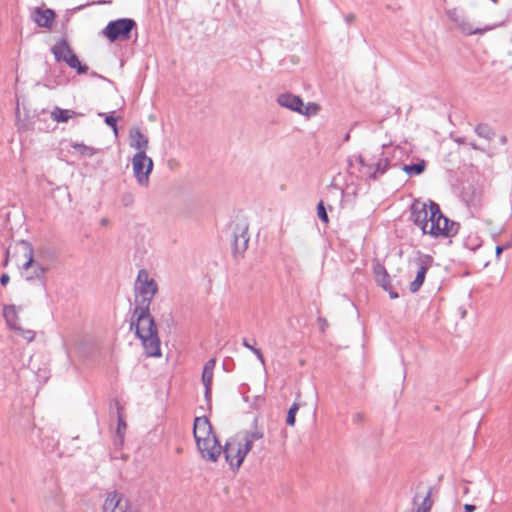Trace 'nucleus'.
<instances>
[{
    "instance_id": "nucleus-1",
    "label": "nucleus",
    "mask_w": 512,
    "mask_h": 512,
    "mask_svg": "<svg viewBox=\"0 0 512 512\" xmlns=\"http://www.w3.org/2000/svg\"><path fill=\"white\" fill-rule=\"evenodd\" d=\"M157 291L156 281L150 278L146 269H140L135 282V293L141 299L136 301L132 317H137V321H140L151 316L150 305Z\"/></svg>"
},
{
    "instance_id": "nucleus-2",
    "label": "nucleus",
    "mask_w": 512,
    "mask_h": 512,
    "mask_svg": "<svg viewBox=\"0 0 512 512\" xmlns=\"http://www.w3.org/2000/svg\"><path fill=\"white\" fill-rule=\"evenodd\" d=\"M130 330H135L137 338H139L148 357H160V338L154 318H147L137 321V317H132L130 322Z\"/></svg>"
},
{
    "instance_id": "nucleus-3",
    "label": "nucleus",
    "mask_w": 512,
    "mask_h": 512,
    "mask_svg": "<svg viewBox=\"0 0 512 512\" xmlns=\"http://www.w3.org/2000/svg\"><path fill=\"white\" fill-rule=\"evenodd\" d=\"M459 224L443 215L439 204L429 200V223L426 234L434 237H451L457 234Z\"/></svg>"
},
{
    "instance_id": "nucleus-4",
    "label": "nucleus",
    "mask_w": 512,
    "mask_h": 512,
    "mask_svg": "<svg viewBox=\"0 0 512 512\" xmlns=\"http://www.w3.org/2000/svg\"><path fill=\"white\" fill-rule=\"evenodd\" d=\"M133 30H137V23L132 18H119L108 22L102 34L110 41H126L131 38Z\"/></svg>"
},
{
    "instance_id": "nucleus-5",
    "label": "nucleus",
    "mask_w": 512,
    "mask_h": 512,
    "mask_svg": "<svg viewBox=\"0 0 512 512\" xmlns=\"http://www.w3.org/2000/svg\"><path fill=\"white\" fill-rule=\"evenodd\" d=\"M51 52L57 62H65L71 69H75L78 74H85L88 72L89 67L80 62L78 56L73 52L66 39H59L51 48Z\"/></svg>"
},
{
    "instance_id": "nucleus-6",
    "label": "nucleus",
    "mask_w": 512,
    "mask_h": 512,
    "mask_svg": "<svg viewBox=\"0 0 512 512\" xmlns=\"http://www.w3.org/2000/svg\"><path fill=\"white\" fill-rule=\"evenodd\" d=\"M446 15L451 22L454 23L456 29L465 36L482 35L495 28L494 25H485L483 27H475L469 17L463 10L452 8L446 10Z\"/></svg>"
},
{
    "instance_id": "nucleus-7",
    "label": "nucleus",
    "mask_w": 512,
    "mask_h": 512,
    "mask_svg": "<svg viewBox=\"0 0 512 512\" xmlns=\"http://www.w3.org/2000/svg\"><path fill=\"white\" fill-rule=\"evenodd\" d=\"M356 160L358 164L361 166L362 174L368 179L376 181L382 175H384L389 167H390V159L385 157L383 153H381L378 159L375 158H366L362 155H357Z\"/></svg>"
},
{
    "instance_id": "nucleus-8",
    "label": "nucleus",
    "mask_w": 512,
    "mask_h": 512,
    "mask_svg": "<svg viewBox=\"0 0 512 512\" xmlns=\"http://www.w3.org/2000/svg\"><path fill=\"white\" fill-rule=\"evenodd\" d=\"M222 452L230 468L236 471L239 470L246 455L249 453L240 441L239 436L236 435L226 441L224 447H222Z\"/></svg>"
},
{
    "instance_id": "nucleus-9",
    "label": "nucleus",
    "mask_w": 512,
    "mask_h": 512,
    "mask_svg": "<svg viewBox=\"0 0 512 512\" xmlns=\"http://www.w3.org/2000/svg\"><path fill=\"white\" fill-rule=\"evenodd\" d=\"M133 174L140 186L149 185V175L153 170V161L146 152H136L132 158Z\"/></svg>"
},
{
    "instance_id": "nucleus-10",
    "label": "nucleus",
    "mask_w": 512,
    "mask_h": 512,
    "mask_svg": "<svg viewBox=\"0 0 512 512\" xmlns=\"http://www.w3.org/2000/svg\"><path fill=\"white\" fill-rule=\"evenodd\" d=\"M433 258L427 254H420L415 260L414 264L417 267L415 279L410 283L409 289L412 293H416L422 287L427 271L431 267Z\"/></svg>"
},
{
    "instance_id": "nucleus-11",
    "label": "nucleus",
    "mask_w": 512,
    "mask_h": 512,
    "mask_svg": "<svg viewBox=\"0 0 512 512\" xmlns=\"http://www.w3.org/2000/svg\"><path fill=\"white\" fill-rule=\"evenodd\" d=\"M197 448L207 461L215 462L222 453V446L216 436L205 438L196 442Z\"/></svg>"
},
{
    "instance_id": "nucleus-12",
    "label": "nucleus",
    "mask_w": 512,
    "mask_h": 512,
    "mask_svg": "<svg viewBox=\"0 0 512 512\" xmlns=\"http://www.w3.org/2000/svg\"><path fill=\"white\" fill-rule=\"evenodd\" d=\"M410 210L411 220L422 230L423 234H426L429 223V202L426 203L420 200H415L412 203Z\"/></svg>"
},
{
    "instance_id": "nucleus-13",
    "label": "nucleus",
    "mask_w": 512,
    "mask_h": 512,
    "mask_svg": "<svg viewBox=\"0 0 512 512\" xmlns=\"http://www.w3.org/2000/svg\"><path fill=\"white\" fill-rule=\"evenodd\" d=\"M103 512H131V505L123 494L113 491L104 501Z\"/></svg>"
},
{
    "instance_id": "nucleus-14",
    "label": "nucleus",
    "mask_w": 512,
    "mask_h": 512,
    "mask_svg": "<svg viewBox=\"0 0 512 512\" xmlns=\"http://www.w3.org/2000/svg\"><path fill=\"white\" fill-rule=\"evenodd\" d=\"M373 273L377 284L389 293L391 299H397L399 297V294L393 290L391 285V277L388 274L384 265H382L379 262H376L373 265Z\"/></svg>"
},
{
    "instance_id": "nucleus-15",
    "label": "nucleus",
    "mask_w": 512,
    "mask_h": 512,
    "mask_svg": "<svg viewBox=\"0 0 512 512\" xmlns=\"http://www.w3.org/2000/svg\"><path fill=\"white\" fill-rule=\"evenodd\" d=\"M193 435L195 441L205 440V438L216 436L213 433L212 425L207 417H196L194 419Z\"/></svg>"
},
{
    "instance_id": "nucleus-16",
    "label": "nucleus",
    "mask_w": 512,
    "mask_h": 512,
    "mask_svg": "<svg viewBox=\"0 0 512 512\" xmlns=\"http://www.w3.org/2000/svg\"><path fill=\"white\" fill-rule=\"evenodd\" d=\"M56 14L52 9L36 7L32 14V20L41 28L50 29L55 21Z\"/></svg>"
},
{
    "instance_id": "nucleus-17",
    "label": "nucleus",
    "mask_w": 512,
    "mask_h": 512,
    "mask_svg": "<svg viewBox=\"0 0 512 512\" xmlns=\"http://www.w3.org/2000/svg\"><path fill=\"white\" fill-rule=\"evenodd\" d=\"M276 102L281 107L289 109L291 111L300 113L302 112V99L292 93L286 92L277 96Z\"/></svg>"
},
{
    "instance_id": "nucleus-18",
    "label": "nucleus",
    "mask_w": 512,
    "mask_h": 512,
    "mask_svg": "<svg viewBox=\"0 0 512 512\" xmlns=\"http://www.w3.org/2000/svg\"><path fill=\"white\" fill-rule=\"evenodd\" d=\"M130 146L138 150L137 152H146L148 148V137L144 135L139 128H132L129 132Z\"/></svg>"
},
{
    "instance_id": "nucleus-19",
    "label": "nucleus",
    "mask_w": 512,
    "mask_h": 512,
    "mask_svg": "<svg viewBox=\"0 0 512 512\" xmlns=\"http://www.w3.org/2000/svg\"><path fill=\"white\" fill-rule=\"evenodd\" d=\"M14 249L16 251L22 252L24 257L26 258V261L23 263L22 268L24 270H27L29 267H31L32 264L34 263L32 245L28 241L20 240L15 244Z\"/></svg>"
},
{
    "instance_id": "nucleus-20",
    "label": "nucleus",
    "mask_w": 512,
    "mask_h": 512,
    "mask_svg": "<svg viewBox=\"0 0 512 512\" xmlns=\"http://www.w3.org/2000/svg\"><path fill=\"white\" fill-rule=\"evenodd\" d=\"M236 436H239L240 441L243 443L245 449H247L249 452L253 447V443L257 440H260L263 438L264 433L263 431L259 429H255L252 431H244L240 434H237Z\"/></svg>"
},
{
    "instance_id": "nucleus-21",
    "label": "nucleus",
    "mask_w": 512,
    "mask_h": 512,
    "mask_svg": "<svg viewBox=\"0 0 512 512\" xmlns=\"http://www.w3.org/2000/svg\"><path fill=\"white\" fill-rule=\"evenodd\" d=\"M114 404L116 407L117 420H118L116 436L118 438L119 443H117V444L122 445L124 442V434H125V430L127 427L125 419H124V415H123L124 408L118 400H115Z\"/></svg>"
},
{
    "instance_id": "nucleus-22",
    "label": "nucleus",
    "mask_w": 512,
    "mask_h": 512,
    "mask_svg": "<svg viewBox=\"0 0 512 512\" xmlns=\"http://www.w3.org/2000/svg\"><path fill=\"white\" fill-rule=\"evenodd\" d=\"M249 237L247 236V226L240 229V234L233 235V249L235 253H242L248 247Z\"/></svg>"
},
{
    "instance_id": "nucleus-23",
    "label": "nucleus",
    "mask_w": 512,
    "mask_h": 512,
    "mask_svg": "<svg viewBox=\"0 0 512 512\" xmlns=\"http://www.w3.org/2000/svg\"><path fill=\"white\" fill-rule=\"evenodd\" d=\"M3 316L11 329H20L18 325L19 317L15 305H5L3 307Z\"/></svg>"
},
{
    "instance_id": "nucleus-24",
    "label": "nucleus",
    "mask_w": 512,
    "mask_h": 512,
    "mask_svg": "<svg viewBox=\"0 0 512 512\" xmlns=\"http://www.w3.org/2000/svg\"><path fill=\"white\" fill-rule=\"evenodd\" d=\"M82 113L75 112L69 109H61L59 107H55L51 113V117L54 121L58 123L67 122L69 119L75 116H82Z\"/></svg>"
},
{
    "instance_id": "nucleus-25",
    "label": "nucleus",
    "mask_w": 512,
    "mask_h": 512,
    "mask_svg": "<svg viewBox=\"0 0 512 512\" xmlns=\"http://www.w3.org/2000/svg\"><path fill=\"white\" fill-rule=\"evenodd\" d=\"M425 168L426 162L424 160H420L417 163L413 164H404L402 166V170L409 176H418L425 171Z\"/></svg>"
},
{
    "instance_id": "nucleus-26",
    "label": "nucleus",
    "mask_w": 512,
    "mask_h": 512,
    "mask_svg": "<svg viewBox=\"0 0 512 512\" xmlns=\"http://www.w3.org/2000/svg\"><path fill=\"white\" fill-rule=\"evenodd\" d=\"M474 131L479 137L484 138L488 141H491L495 136L494 130L491 128L490 125L486 123L478 124L475 127Z\"/></svg>"
},
{
    "instance_id": "nucleus-27",
    "label": "nucleus",
    "mask_w": 512,
    "mask_h": 512,
    "mask_svg": "<svg viewBox=\"0 0 512 512\" xmlns=\"http://www.w3.org/2000/svg\"><path fill=\"white\" fill-rule=\"evenodd\" d=\"M301 110H302V112H300L299 114L305 115V116H312V115H316L318 113V111L320 110V107L316 103L309 102L307 105H304V103L302 102Z\"/></svg>"
},
{
    "instance_id": "nucleus-28",
    "label": "nucleus",
    "mask_w": 512,
    "mask_h": 512,
    "mask_svg": "<svg viewBox=\"0 0 512 512\" xmlns=\"http://www.w3.org/2000/svg\"><path fill=\"white\" fill-rule=\"evenodd\" d=\"M72 147L82 155L93 156L96 153V150L93 147L86 146L82 143H74L72 144Z\"/></svg>"
},
{
    "instance_id": "nucleus-29",
    "label": "nucleus",
    "mask_w": 512,
    "mask_h": 512,
    "mask_svg": "<svg viewBox=\"0 0 512 512\" xmlns=\"http://www.w3.org/2000/svg\"><path fill=\"white\" fill-rule=\"evenodd\" d=\"M299 410V405L297 403H293L292 406L288 410L286 423L289 426H294L296 421V413Z\"/></svg>"
},
{
    "instance_id": "nucleus-30",
    "label": "nucleus",
    "mask_w": 512,
    "mask_h": 512,
    "mask_svg": "<svg viewBox=\"0 0 512 512\" xmlns=\"http://www.w3.org/2000/svg\"><path fill=\"white\" fill-rule=\"evenodd\" d=\"M135 201L134 194L130 191L124 192L120 197V203L123 207H132Z\"/></svg>"
},
{
    "instance_id": "nucleus-31",
    "label": "nucleus",
    "mask_w": 512,
    "mask_h": 512,
    "mask_svg": "<svg viewBox=\"0 0 512 512\" xmlns=\"http://www.w3.org/2000/svg\"><path fill=\"white\" fill-rule=\"evenodd\" d=\"M317 215L323 223H325V224L329 223V217H328V214H327V211H326L323 201H320L317 205Z\"/></svg>"
},
{
    "instance_id": "nucleus-32",
    "label": "nucleus",
    "mask_w": 512,
    "mask_h": 512,
    "mask_svg": "<svg viewBox=\"0 0 512 512\" xmlns=\"http://www.w3.org/2000/svg\"><path fill=\"white\" fill-rule=\"evenodd\" d=\"M105 123L111 127L114 131V133L117 135L118 133V128H117V117L113 116V115H107L105 117Z\"/></svg>"
},
{
    "instance_id": "nucleus-33",
    "label": "nucleus",
    "mask_w": 512,
    "mask_h": 512,
    "mask_svg": "<svg viewBox=\"0 0 512 512\" xmlns=\"http://www.w3.org/2000/svg\"><path fill=\"white\" fill-rule=\"evenodd\" d=\"M15 330L18 331L20 333V335L29 342L34 340V338H35V332L33 330H29V329L25 330V329H22L21 327H20V329H15Z\"/></svg>"
},
{
    "instance_id": "nucleus-34",
    "label": "nucleus",
    "mask_w": 512,
    "mask_h": 512,
    "mask_svg": "<svg viewBox=\"0 0 512 512\" xmlns=\"http://www.w3.org/2000/svg\"><path fill=\"white\" fill-rule=\"evenodd\" d=\"M212 380H213V372L203 370L202 372V382L204 386H212Z\"/></svg>"
},
{
    "instance_id": "nucleus-35",
    "label": "nucleus",
    "mask_w": 512,
    "mask_h": 512,
    "mask_svg": "<svg viewBox=\"0 0 512 512\" xmlns=\"http://www.w3.org/2000/svg\"><path fill=\"white\" fill-rule=\"evenodd\" d=\"M44 274H45V268L38 265L37 268L35 269V276H27V280H32L34 278L42 279L44 277Z\"/></svg>"
},
{
    "instance_id": "nucleus-36",
    "label": "nucleus",
    "mask_w": 512,
    "mask_h": 512,
    "mask_svg": "<svg viewBox=\"0 0 512 512\" xmlns=\"http://www.w3.org/2000/svg\"><path fill=\"white\" fill-rule=\"evenodd\" d=\"M215 365H216V360H215L214 358L209 359V360L205 363L203 370L213 372V371H214V368H215Z\"/></svg>"
},
{
    "instance_id": "nucleus-37",
    "label": "nucleus",
    "mask_w": 512,
    "mask_h": 512,
    "mask_svg": "<svg viewBox=\"0 0 512 512\" xmlns=\"http://www.w3.org/2000/svg\"><path fill=\"white\" fill-rule=\"evenodd\" d=\"M364 420V414L362 412H357L355 414H353L352 416V422L354 424H360L362 423V421Z\"/></svg>"
},
{
    "instance_id": "nucleus-38",
    "label": "nucleus",
    "mask_w": 512,
    "mask_h": 512,
    "mask_svg": "<svg viewBox=\"0 0 512 512\" xmlns=\"http://www.w3.org/2000/svg\"><path fill=\"white\" fill-rule=\"evenodd\" d=\"M253 354L257 357V359L261 362V364L265 365V359L260 349H253Z\"/></svg>"
},
{
    "instance_id": "nucleus-39",
    "label": "nucleus",
    "mask_w": 512,
    "mask_h": 512,
    "mask_svg": "<svg viewBox=\"0 0 512 512\" xmlns=\"http://www.w3.org/2000/svg\"><path fill=\"white\" fill-rule=\"evenodd\" d=\"M344 19H345V22H346L348 25H350V24H352V23L355 21L356 16H355V14H353V13H349V14H347V15L345 16V18H344Z\"/></svg>"
},
{
    "instance_id": "nucleus-40",
    "label": "nucleus",
    "mask_w": 512,
    "mask_h": 512,
    "mask_svg": "<svg viewBox=\"0 0 512 512\" xmlns=\"http://www.w3.org/2000/svg\"><path fill=\"white\" fill-rule=\"evenodd\" d=\"M9 280H10L9 275L7 273H4L0 277V284L5 286L6 284H8Z\"/></svg>"
},
{
    "instance_id": "nucleus-41",
    "label": "nucleus",
    "mask_w": 512,
    "mask_h": 512,
    "mask_svg": "<svg viewBox=\"0 0 512 512\" xmlns=\"http://www.w3.org/2000/svg\"><path fill=\"white\" fill-rule=\"evenodd\" d=\"M242 344L245 348L249 349L253 353V349H256L254 345H251L246 338H243Z\"/></svg>"
},
{
    "instance_id": "nucleus-42",
    "label": "nucleus",
    "mask_w": 512,
    "mask_h": 512,
    "mask_svg": "<svg viewBox=\"0 0 512 512\" xmlns=\"http://www.w3.org/2000/svg\"><path fill=\"white\" fill-rule=\"evenodd\" d=\"M506 247L505 246H502V245H497L496 248H495V254H496V258L499 259L500 258V255L502 254V252L504 251Z\"/></svg>"
},
{
    "instance_id": "nucleus-43",
    "label": "nucleus",
    "mask_w": 512,
    "mask_h": 512,
    "mask_svg": "<svg viewBox=\"0 0 512 512\" xmlns=\"http://www.w3.org/2000/svg\"><path fill=\"white\" fill-rule=\"evenodd\" d=\"M205 387V398L208 402L211 400V386H204Z\"/></svg>"
},
{
    "instance_id": "nucleus-44",
    "label": "nucleus",
    "mask_w": 512,
    "mask_h": 512,
    "mask_svg": "<svg viewBox=\"0 0 512 512\" xmlns=\"http://www.w3.org/2000/svg\"><path fill=\"white\" fill-rule=\"evenodd\" d=\"M475 509H476V506L473 504H465L464 505L465 512H474Z\"/></svg>"
},
{
    "instance_id": "nucleus-45",
    "label": "nucleus",
    "mask_w": 512,
    "mask_h": 512,
    "mask_svg": "<svg viewBox=\"0 0 512 512\" xmlns=\"http://www.w3.org/2000/svg\"><path fill=\"white\" fill-rule=\"evenodd\" d=\"M11 249H12V246H9L8 249L6 250V257H5V260H4V263H3L4 266H7V264H8L10 253H11Z\"/></svg>"
},
{
    "instance_id": "nucleus-46",
    "label": "nucleus",
    "mask_w": 512,
    "mask_h": 512,
    "mask_svg": "<svg viewBox=\"0 0 512 512\" xmlns=\"http://www.w3.org/2000/svg\"><path fill=\"white\" fill-rule=\"evenodd\" d=\"M356 157H357V156H352V157H349V158L347 159V163H348V166H349V167H353V165H354V161L358 163V161L356 160Z\"/></svg>"
},
{
    "instance_id": "nucleus-47",
    "label": "nucleus",
    "mask_w": 512,
    "mask_h": 512,
    "mask_svg": "<svg viewBox=\"0 0 512 512\" xmlns=\"http://www.w3.org/2000/svg\"><path fill=\"white\" fill-rule=\"evenodd\" d=\"M111 1H106V0H98V1H94L92 4H96V5H104V4H107V3H110Z\"/></svg>"
},
{
    "instance_id": "nucleus-48",
    "label": "nucleus",
    "mask_w": 512,
    "mask_h": 512,
    "mask_svg": "<svg viewBox=\"0 0 512 512\" xmlns=\"http://www.w3.org/2000/svg\"><path fill=\"white\" fill-rule=\"evenodd\" d=\"M469 145L474 150H481L480 147L475 142H470Z\"/></svg>"
},
{
    "instance_id": "nucleus-49",
    "label": "nucleus",
    "mask_w": 512,
    "mask_h": 512,
    "mask_svg": "<svg viewBox=\"0 0 512 512\" xmlns=\"http://www.w3.org/2000/svg\"><path fill=\"white\" fill-rule=\"evenodd\" d=\"M466 246H467L469 249H471V250H475L477 247H479V246H480V244H475V245H471V246H470L468 243H466Z\"/></svg>"
},
{
    "instance_id": "nucleus-50",
    "label": "nucleus",
    "mask_w": 512,
    "mask_h": 512,
    "mask_svg": "<svg viewBox=\"0 0 512 512\" xmlns=\"http://www.w3.org/2000/svg\"><path fill=\"white\" fill-rule=\"evenodd\" d=\"M107 224H108V219L103 218V219L101 220V225H107Z\"/></svg>"
},
{
    "instance_id": "nucleus-51",
    "label": "nucleus",
    "mask_w": 512,
    "mask_h": 512,
    "mask_svg": "<svg viewBox=\"0 0 512 512\" xmlns=\"http://www.w3.org/2000/svg\"><path fill=\"white\" fill-rule=\"evenodd\" d=\"M350 139V133H347L344 137V141H348Z\"/></svg>"
},
{
    "instance_id": "nucleus-52",
    "label": "nucleus",
    "mask_w": 512,
    "mask_h": 512,
    "mask_svg": "<svg viewBox=\"0 0 512 512\" xmlns=\"http://www.w3.org/2000/svg\"><path fill=\"white\" fill-rule=\"evenodd\" d=\"M91 76H93V77H100L96 72H91Z\"/></svg>"
},
{
    "instance_id": "nucleus-53",
    "label": "nucleus",
    "mask_w": 512,
    "mask_h": 512,
    "mask_svg": "<svg viewBox=\"0 0 512 512\" xmlns=\"http://www.w3.org/2000/svg\"><path fill=\"white\" fill-rule=\"evenodd\" d=\"M457 142H458V143H464V140H463V139H461V138H458V139H457Z\"/></svg>"
},
{
    "instance_id": "nucleus-54",
    "label": "nucleus",
    "mask_w": 512,
    "mask_h": 512,
    "mask_svg": "<svg viewBox=\"0 0 512 512\" xmlns=\"http://www.w3.org/2000/svg\"><path fill=\"white\" fill-rule=\"evenodd\" d=\"M320 321H322V325H326V320L325 319H319Z\"/></svg>"
},
{
    "instance_id": "nucleus-55",
    "label": "nucleus",
    "mask_w": 512,
    "mask_h": 512,
    "mask_svg": "<svg viewBox=\"0 0 512 512\" xmlns=\"http://www.w3.org/2000/svg\"><path fill=\"white\" fill-rule=\"evenodd\" d=\"M320 321H322V325H326V320L325 319H319Z\"/></svg>"
},
{
    "instance_id": "nucleus-56",
    "label": "nucleus",
    "mask_w": 512,
    "mask_h": 512,
    "mask_svg": "<svg viewBox=\"0 0 512 512\" xmlns=\"http://www.w3.org/2000/svg\"><path fill=\"white\" fill-rule=\"evenodd\" d=\"M492 1H493L494 3H496V2H497V0H492Z\"/></svg>"
}]
</instances>
